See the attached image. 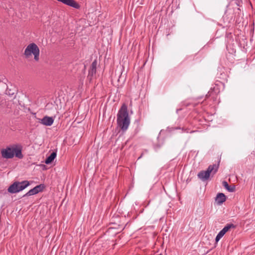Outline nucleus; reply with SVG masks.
<instances>
[{
	"label": "nucleus",
	"instance_id": "1",
	"mask_svg": "<svg viewBox=\"0 0 255 255\" xmlns=\"http://www.w3.org/2000/svg\"><path fill=\"white\" fill-rule=\"evenodd\" d=\"M117 125L123 131L127 130L130 124V118L128 115V106L122 104L117 114Z\"/></svg>",
	"mask_w": 255,
	"mask_h": 255
},
{
	"label": "nucleus",
	"instance_id": "2",
	"mask_svg": "<svg viewBox=\"0 0 255 255\" xmlns=\"http://www.w3.org/2000/svg\"><path fill=\"white\" fill-rule=\"evenodd\" d=\"M22 149V146L19 144L7 146L0 150L1 157L4 159H11L15 156L19 159H22L23 157Z\"/></svg>",
	"mask_w": 255,
	"mask_h": 255
},
{
	"label": "nucleus",
	"instance_id": "3",
	"mask_svg": "<svg viewBox=\"0 0 255 255\" xmlns=\"http://www.w3.org/2000/svg\"><path fill=\"white\" fill-rule=\"evenodd\" d=\"M30 185L29 181L24 180L21 182L14 181L7 189V192L11 194L18 193L22 191Z\"/></svg>",
	"mask_w": 255,
	"mask_h": 255
},
{
	"label": "nucleus",
	"instance_id": "4",
	"mask_svg": "<svg viewBox=\"0 0 255 255\" xmlns=\"http://www.w3.org/2000/svg\"><path fill=\"white\" fill-rule=\"evenodd\" d=\"M39 48L34 43H31L27 45L24 50V54L26 58L30 57L32 54L34 55V59L38 61L39 59Z\"/></svg>",
	"mask_w": 255,
	"mask_h": 255
},
{
	"label": "nucleus",
	"instance_id": "5",
	"mask_svg": "<svg viewBox=\"0 0 255 255\" xmlns=\"http://www.w3.org/2000/svg\"><path fill=\"white\" fill-rule=\"evenodd\" d=\"M219 164L210 165L208 166L207 170L201 171L198 174V177L202 181H206L209 179L210 174L214 175L218 171Z\"/></svg>",
	"mask_w": 255,
	"mask_h": 255
},
{
	"label": "nucleus",
	"instance_id": "6",
	"mask_svg": "<svg viewBox=\"0 0 255 255\" xmlns=\"http://www.w3.org/2000/svg\"><path fill=\"white\" fill-rule=\"evenodd\" d=\"M97 61L95 59L92 63L90 69L89 70V73L88 75V78L90 79V80H92V78L94 75L96 73V69H97Z\"/></svg>",
	"mask_w": 255,
	"mask_h": 255
},
{
	"label": "nucleus",
	"instance_id": "7",
	"mask_svg": "<svg viewBox=\"0 0 255 255\" xmlns=\"http://www.w3.org/2000/svg\"><path fill=\"white\" fill-rule=\"evenodd\" d=\"M54 122V118L48 116L44 117L40 121V123L46 126H51Z\"/></svg>",
	"mask_w": 255,
	"mask_h": 255
},
{
	"label": "nucleus",
	"instance_id": "8",
	"mask_svg": "<svg viewBox=\"0 0 255 255\" xmlns=\"http://www.w3.org/2000/svg\"><path fill=\"white\" fill-rule=\"evenodd\" d=\"M226 200V196L223 193L217 194L215 198V201L218 205L223 204Z\"/></svg>",
	"mask_w": 255,
	"mask_h": 255
},
{
	"label": "nucleus",
	"instance_id": "9",
	"mask_svg": "<svg viewBox=\"0 0 255 255\" xmlns=\"http://www.w3.org/2000/svg\"><path fill=\"white\" fill-rule=\"evenodd\" d=\"M236 226L233 224H227L219 233L223 237L231 228H235Z\"/></svg>",
	"mask_w": 255,
	"mask_h": 255
},
{
	"label": "nucleus",
	"instance_id": "10",
	"mask_svg": "<svg viewBox=\"0 0 255 255\" xmlns=\"http://www.w3.org/2000/svg\"><path fill=\"white\" fill-rule=\"evenodd\" d=\"M56 156V153L52 152L45 159V163L47 164L51 163Z\"/></svg>",
	"mask_w": 255,
	"mask_h": 255
},
{
	"label": "nucleus",
	"instance_id": "11",
	"mask_svg": "<svg viewBox=\"0 0 255 255\" xmlns=\"http://www.w3.org/2000/svg\"><path fill=\"white\" fill-rule=\"evenodd\" d=\"M222 184L223 186L229 192H235L236 190L235 185H233L232 186H230L226 181H223Z\"/></svg>",
	"mask_w": 255,
	"mask_h": 255
},
{
	"label": "nucleus",
	"instance_id": "12",
	"mask_svg": "<svg viewBox=\"0 0 255 255\" xmlns=\"http://www.w3.org/2000/svg\"><path fill=\"white\" fill-rule=\"evenodd\" d=\"M37 194V192H36V190L34 187L33 188L30 189L28 192H27L25 194H24L23 197L25 196H29L31 195H33L35 194Z\"/></svg>",
	"mask_w": 255,
	"mask_h": 255
},
{
	"label": "nucleus",
	"instance_id": "13",
	"mask_svg": "<svg viewBox=\"0 0 255 255\" xmlns=\"http://www.w3.org/2000/svg\"><path fill=\"white\" fill-rule=\"evenodd\" d=\"M45 186L44 184H40L36 186L34 188L36 190V192L38 193L39 192H42L43 189L45 188Z\"/></svg>",
	"mask_w": 255,
	"mask_h": 255
},
{
	"label": "nucleus",
	"instance_id": "14",
	"mask_svg": "<svg viewBox=\"0 0 255 255\" xmlns=\"http://www.w3.org/2000/svg\"><path fill=\"white\" fill-rule=\"evenodd\" d=\"M223 237L219 234L218 233V235H217L216 238H215V241L216 243H217L220 239L221 238H222Z\"/></svg>",
	"mask_w": 255,
	"mask_h": 255
},
{
	"label": "nucleus",
	"instance_id": "15",
	"mask_svg": "<svg viewBox=\"0 0 255 255\" xmlns=\"http://www.w3.org/2000/svg\"><path fill=\"white\" fill-rule=\"evenodd\" d=\"M208 94H209V95H206L207 97L211 96V93H210V92H209Z\"/></svg>",
	"mask_w": 255,
	"mask_h": 255
},
{
	"label": "nucleus",
	"instance_id": "16",
	"mask_svg": "<svg viewBox=\"0 0 255 255\" xmlns=\"http://www.w3.org/2000/svg\"><path fill=\"white\" fill-rule=\"evenodd\" d=\"M142 155H143V153H141V155H140V156L139 157V158H140V157L142 156Z\"/></svg>",
	"mask_w": 255,
	"mask_h": 255
}]
</instances>
